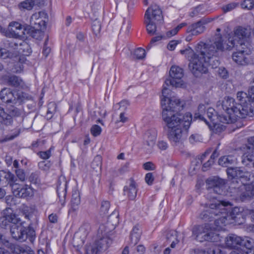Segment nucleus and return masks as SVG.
Segmentation results:
<instances>
[{"label":"nucleus","mask_w":254,"mask_h":254,"mask_svg":"<svg viewBox=\"0 0 254 254\" xmlns=\"http://www.w3.org/2000/svg\"><path fill=\"white\" fill-rule=\"evenodd\" d=\"M204 8L203 6L201 5H199L195 8H194L190 12V16L191 17H194L198 16L200 14H201L203 12Z\"/></svg>","instance_id":"13d9d810"},{"label":"nucleus","mask_w":254,"mask_h":254,"mask_svg":"<svg viewBox=\"0 0 254 254\" xmlns=\"http://www.w3.org/2000/svg\"><path fill=\"white\" fill-rule=\"evenodd\" d=\"M119 221L118 212L117 211H113L112 214L108 217V221L106 224L107 225L104 224H101L100 225L98 230V237H109L110 233L111 231L108 228V225L110 224H111L113 226V228H114V226L118 224Z\"/></svg>","instance_id":"ddd939ff"},{"label":"nucleus","mask_w":254,"mask_h":254,"mask_svg":"<svg viewBox=\"0 0 254 254\" xmlns=\"http://www.w3.org/2000/svg\"><path fill=\"white\" fill-rule=\"evenodd\" d=\"M150 10L149 12L152 20L156 21L157 23H161L163 21V15L161 9L156 4L151 5L149 7Z\"/></svg>","instance_id":"cd10ccee"},{"label":"nucleus","mask_w":254,"mask_h":254,"mask_svg":"<svg viewBox=\"0 0 254 254\" xmlns=\"http://www.w3.org/2000/svg\"><path fill=\"white\" fill-rule=\"evenodd\" d=\"M192 234L196 241L201 243L215 242L219 239V235L208 223L195 225L192 228Z\"/></svg>","instance_id":"39448f33"},{"label":"nucleus","mask_w":254,"mask_h":254,"mask_svg":"<svg viewBox=\"0 0 254 254\" xmlns=\"http://www.w3.org/2000/svg\"><path fill=\"white\" fill-rule=\"evenodd\" d=\"M205 106L204 104H200L199 105L198 107V116L197 117L199 118L200 119L203 120H204V117L202 116V114L205 112Z\"/></svg>","instance_id":"774afa93"},{"label":"nucleus","mask_w":254,"mask_h":254,"mask_svg":"<svg viewBox=\"0 0 254 254\" xmlns=\"http://www.w3.org/2000/svg\"><path fill=\"white\" fill-rule=\"evenodd\" d=\"M14 176L10 172L4 170H0V184L2 187L9 185L12 188L14 185Z\"/></svg>","instance_id":"6ab92c4d"},{"label":"nucleus","mask_w":254,"mask_h":254,"mask_svg":"<svg viewBox=\"0 0 254 254\" xmlns=\"http://www.w3.org/2000/svg\"><path fill=\"white\" fill-rule=\"evenodd\" d=\"M230 203L220 201L213 197L205 204V209L200 214V219L204 221H211L214 220V224L218 230L223 229V226L229 224L228 218H230L225 208Z\"/></svg>","instance_id":"f03ea898"},{"label":"nucleus","mask_w":254,"mask_h":254,"mask_svg":"<svg viewBox=\"0 0 254 254\" xmlns=\"http://www.w3.org/2000/svg\"><path fill=\"white\" fill-rule=\"evenodd\" d=\"M35 230L32 227H28L21 230L20 235L18 236V238H17V240H19L21 242H23L29 239V241L33 243L35 240Z\"/></svg>","instance_id":"5701e85b"},{"label":"nucleus","mask_w":254,"mask_h":254,"mask_svg":"<svg viewBox=\"0 0 254 254\" xmlns=\"http://www.w3.org/2000/svg\"><path fill=\"white\" fill-rule=\"evenodd\" d=\"M206 183L208 186L210 192L213 191L217 194H222L225 184V181L218 177L207 179Z\"/></svg>","instance_id":"f3484780"},{"label":"nucleus","mask_w":254,"mask_h":254,"mask_svg":"<svg viewBox=\"0 0 254 254\" xmlns=\"http://www.w3.org/2000/svg\"><path fill=\"white\" fill-rule=\"evenodd\" d=\"M145 57V51L144 49L139 48L134 50L132 58L135 59L141 60Z\"/></svg>","instance_id":"09e8293b"},{"label":"nucleus","mask_w":254,"mask_h":254,"mask_svg":"<svg viewBox=\"0 0 254 254\" xmlns=\"http://www.w3.org/2000/svg\"><path fill=\"white\" fill-rule=\"evenodd\" d=\"M35 211V209L32 206H27L25 204L22 205L19 208V212L25 218L27 219H30L32 216Z\"/></svg>","instance_id":"c9c22d12"},{"label":"nucleus","mask_w":254,"mask_h":254,"mask_svg":"<svg viewBox=\"0 0 254 254\" xmlns=\"http://www.w3.org/2000/svg\"><path fill=\"white\" fill-rule=\"evenodd\" d=\"M124 192L125 194L127 195L129 199L133 200L136 196L137 190L136 184L132 179H130L129 184L125 187Z\"/></svg>","instance_id":"b1692460"},{"label":"nucleus","mask_w":254,"mask_h":254,"mask_svg":"<svg viewBox=\"0 0 254 254\" xmlns=\"http://www.w3.org/2000/svg\"><path fill=\"white\" fill-rule=\"evenodd\" d=\"M166 239L169 242L176 240L178 239L177 232L175 230H170L168 231L166 235Z\"/></svg>","instance_id":"052dcab7"},{"label":"nucleus","mask_w":254,"mask_h":254,"mask_svg":"<svg viewBox=\"0 0 254 254\" xmlns=\"http://www.w3.org/2000/svg\"><path fill=\"white\" fill-rule=\"evenodd\" d=\"M242 238L235 234H230L225 238V245L230 249H236L241 246Z\"/></svg>","instance_id":"412c9836"},{"label":"nucleus","mask_w":254,"mask_h":254,"mask_svg":"<svg viewBox=\"0 0 254 254\" xmlns=\"http://www.w3.org/2000/svg\"><path fill=\"white\" fill-rule=\"evenodd\" d=\"M80 204V195L79 191L73 190L70 201L71 207L68 210V213H76L79 209Z\"/></svg>","instance_id":"aec40b11"},{"label":"nucleus","mask_w":254,"mask_h":254,"mask_svg":"<svg viewBox=\"0 0 254 254\" xmlns=\"http://www.w3.org/2000/svg\"><path fill=\"white\" fill-rule=\"evenodd\" d=\"M6 114L2 108L0 107V120L1 119L5 122V124L10 125L12 123V118L16 116L15 115H12L8 112Z\"/></svg>","instance_id":"79ce46f5"},{"label":"nucleus","mask_w":254,"mask_h":254,"mask_svg":"<svg viewBox=\"0 0 254 254\" xmlns=\"http://www.w3.org/2000/svg\"><path fill=\"white\" fill-rule=\"evenodd\" d=\"M57 105L54 102H50L48 104V110L46 117L47 119H51L56 112Z\"/></svg>","instance_id":"37998d69"},{"label":"nucleus","mask_w":254,"mask_h":254,"mask_svg":"<svg viewBox=\"0 0 254 254\" xmlns=\"http://www.w3.org/2000/svg\"><path fill=\"white\" fill-rule=\"evenodd\" d=\"M170 79L165 80L166 86L171 85L176 87H181L183 85L181 78L184 75L183 70L178 66L173 65L169 72Z\"/></svg>","instance_id":"f8f14e48"},{"label":"nucleus","mask_w":254,"mask_h":254,"mask_svg":"<svg viewBox=\"0 0 254 254\" xmlns=\"http://www.w3.org/2000/svg\"><path fill=\"white\" fill-rule=\"evenodd\" d=\"M47 20L48 15L45 11H41L34 13L31 17L30 25L29 26L33 28L44 29Z\"/></svg>","instance_id":"4468645a"},{"label":"nucleus","mask_w":254,"mask_h":254,"mask_svg":"<svg viewBox=\"0 0 254 254\" xmlns=\"http://www.w3.org/2000/svg\"><path fill=\"white\" fill-rule=\"evenodd\" d=\"M30 181L33 184H37L40 182L39 175L38 172L32 173L29 176Z\"/></svg>","instance_id":"e2e57ef3"},{"label":"nucleus","mask_w":254,"mask_h":254,"mask_svg":"<svg viewBox=\"0 0 254 254\" xmlns=\"http://www.w3.org/2000/svg\"><path fill=\"white\" fill-rule=\"evenodd\" d=\"M0 226L2 228H10V231L13 238H15V229L16 228V213L12 207H7L0 217Z\"/></svg>","instance_id":"0eeeda50"},{"label":"nucleus","mask_w":254,"mask_h":254,"mask_svg":"<svg viewBox=\"0 0 254 254\" xmlns=\"http://www.w3.org/2000/svg\"><path fill=\"white\" fill-rule=\"evenodd\" d=\"M254 180V175L250 172L244 171L241 170L240 175L238 179V182H241L242 185L240 187L241 190H243L242 193L245 191V189H242L243 186H248L246 185L248 182H253Z\"/></svg>","instance_id":"bb28decb"},{"label":"nucleus","mask_w":254,"mask_h":254,"mask_svg":"<svg viewBox=\"0 0 254 254\" xmlns=\"http://www.w3.org/2000/svg\"><path fill=\"white\" fill-rule=\"evenodd\" d=\"M249 146H246V151L242 156V162L245 165H248L250 163H253L254 167V136H252L248 139Z\"/></svg>","instance_id":"dca6fc26"},{"label":"nucleus","mask_w":254,"mask_h":254,"mask_svg":"<svg viewBox=\"0 0 254 254\" xmlns=\"http://www.w3.org/2000/svg\"><path fill=\"white\" fill-rule=\"evenodd\" d=\"M234 47L236 52L232 54L233 61L238 65H248L250 62L248 56L251 53L250 47L244 42L236 44L235 40L231 37L226 44L222 38L218 37L213 42H199L196 46L195 53L190 47L181 50L180 53L189 59L190 69L197 76L206 73L208 66L212 68L217 67L220 64L219 56L221 53L225 50L230 51Z\"/></svg>","instance_id":"f257e3e1"},{"label":"nucleus","mask_w":254,"mask_h":254,"mask_svg":"<svg viewBox=\"0 0 254 254\" xmlns=\"http://www.w3.org/2000/svg\"><path fill=\"white\" fill-rule=\"evenodd\" d=\"M34 195L33 190L28 185H18L17 187V196L21 198L31 197Z\"/></svg>","instance_id":"a878e982"},{"label":"nucleus","mask_w":254,"mask_h":254,"mask_svg":"<svg viewBox=\"0 0 254 254\" xmlns=\"http://www.w3.org/2000/svg\"><path fill=\"white\" fill-rule=\"evenodd\" d=\"M239 5V3L237 2H232L228 3L226 5H224L222 7V9L223 11L226 13L229 11H230L234 9H235L236 7H237Z\"/></svg>","instance_id":"4d7b16f0"},{"label":"nucleus","mask_w":254,"mask_h":254,"mask_svg":"<svg viewBox=\"0 0 254 254\" xmlns=\"http://www.w3.org/2000/svg\"><path fill=\"white\" fill-rule=\"evenodd\" d=\"M17 52L19 56L17 62V73L22 71L24 68L23 64L26 61L25 57L29 56L32 53L31 48L26 37H18L17 39Z\"/></svg>","instance_id":"423d86ee"},{"label":"nucleus","mask_w":254,"mask_h":254,"mask_svg":"<svg viewBox=\"0 0 254 254\" xmlns=\"http://www.w3.org/2000/svg\"><path fill=\"white\" fill-rule=\"evenodd\" d=\"M171 90L166 86H163L162 91V97L161 99H166L167 100L170 97Z\"/></svg>","instance_id":"69168bd1"},{"label":"nucleus","mask_w":254,"mask_h":254,"mask_svg":"<svg viewBox=\"0 0 254 254\" xmlns=\"http://www.w3.org/2000/svg\"><path fill=\"white\" fill-rule=\"evenodd\" d=\"M212 21L210 18H202L196 23L192 24L187 29V32H191L192 35H199L202 33L205 29V25Z\"/></svg>","instance_id":"a211bd4d"},{"label":"nucleus","mask_w":254,"mask_h":254,"mask_svg":"<svg viewBox=\"0 0 254 254\" xmlns=\"http://www.w3.org/2000/svg\"><path fill=\"white\" fill-rule=\"evenodd\" d=\"M101 157L99 155L96 156L91 163V166L94 169L100 168L101 166Z\"/></svg>","instance_id":"6e6d98bb"},{"label":"nucleus","mask_w":254,"mask_h":254,"mask_svg":"<svg viewBox=\"0 0 254 254\" xmlns=\"http://www.w3.org/2000/svg\"><path fill=\"white\" fill-rule=\"evenodd\" d=\"M90 230V226L88 224H86L83 225L79 229L78 232L75 234V237H80V243L79 245H82L87 236Z\"/></svg>","instance_id":"f704fd0d"},{"label":"nucleus","mask_w":254,"mask_h":254,"mask_svg":"<svg viewBox=\"0 0 254 254\" xmlns=\"http://www.w3.org/2000/svg\"><path fill=\"white\" fill-rule=\"evenodd\" d=\"M161 105L162 107V118L163 119V113L166 111L168 113H171L172 115L174 116H178L179 118H182L181 115L178 113L175 114V112H177L180 111L183 107L184 104L180 99L175 97H172L166 99H161Z\"/></svg>","instance_id":"6e6552de"},{"label":"nucleus","mask_w":254,"mask_h":254,"mask_svg":"<svg viewBox=\"0 0 254 254\" xmlns=\"http://www.w3.org/2000/svg\"><path fill=\"white\" fill-rule=\"evenodd\" d=\"M110 207V203L107 200H104L101 202L99 210V215L104 218L108 216V211Z\"/></svg>","instance_id":"a19ab883"},{"label":"nucleus","mask_w":254,"mask_h":254,"mask_svg":"<svg viewBox=\"0 0 254 254\" xmlns=\"http://www.w3.org/2000/svg\"><path fill=\"white\" fill-rule=\"evenodd\" d=\"M219 115L217 117V119L220 122L224 124H230L232 123L237 116L234 114Z\"/></svg>","instance_id":"58836bf2"},{"label":"nucleus","mask_w":254,"mask_h":254,"mask_svg":"<svg viewBox=\"0 0 254 254\" xmlns=\"http://www.w3.org/2000/svg\"><path fill=\"white\" fill-rule=\"evenodd\" d=\"M43 29L33 28L27 25H22L17 22V39L18 37H26L30 35L37 40H41L44 36Z\"/></svg>","instance_id":"1a4fd4ad"},{"label":"nucleus","mask_w":254,"mask_h":254,"mask_svg":"<svg viewBox=\"0 0 254 254\" xmlns=\"http://www.w3.org/2000/svg\"><path fill=\"white\" fill-rule=\"evenodd\" d=\"M52 149V148L51 147L49 149L46 151H40L38 152V155L43 159H49L51 156V150Z\"/></svg>","instance_id":"680f3d73"},{"label":"nucleus","mask_w":254,"mask_h":254,"mask_svg":"<svg viewBox=\"0 0 254 254\" xmlns=\"http://www.w3.org/2000/svg\"><path fill=\"white\" fill-rule=\"evenodd\" d=\"M207 117L212 122H214L216 119H217L218 116L216 114L215 110L212 108H208L206 113Z\"/></svg>","instance_id":"3c124183"},{"label":"nucleus","mask_w":254,"mask_h":254,"mask_svg":"<svg viewBox=\"0 0 254 254\" xmlns=\"http://www.w3.org/2000/svg\"><path fill=\"white\" fill-rule=\"evenodd\" d=\"M203 254H226L225 252L220 250L217 247H212L209 249L207 251L204 250Z\"/></svg>","instance_id":"603ef678"},{"label":"nucleus","mask_w":254,"mask_h":254,"mask_svg":"<svg viewBox=\"0 0 254 254\" xmlns=\"http://www.w3.org/2000/svg\"><path fill=\"white\" fill-rule=\"evenodd\" d=\"M237 160L236 157L234 155H226L219 158L218 163L222 167H228L229 165L236 164Z\"/></svg>","instance_id":"473e14b6"},{"label":"nucleus","mask_w":254,"mask_h":254,"mask_svg":"<svg viewBox=\"0 0 254 254\" xmlns=\"http://www.w3.org/2000/svg\"><path fill=\"white\" fill-rule=\"evenodd\" d=\"M67 186V184L65 181H59L57 187V192L59 198V201L62 206H64L65 202Z\"/></svg>","instance_id":"4be33fe9"},{"label":"nucleus","mask_w":254,"mask_h":254,"mask_svg":"<svg viewBox=\"0 0 254 254\" xmlns=\"http://www.w3.org/2000/svg\"><path fill=\"white\" fill-rule=\"evenodd\" d=\"M131 28L130 22L129 20H124L121 29V32L127 34Z\"/></svg>","instance_id":"5fc2aeb1"},{"label":"nucleus","mask_w":254,"mask_h":254,"mask_svg":"<svg viewBox=\"0 0 254 254\" xmlns=\"http://www.w3.org/2000/svg\"><path fill=\"white\" fill-rule=\"evenodd\" d=\"M17 254H35L34 252L31 248L27 246H17Z\"/></svg>","instance_id":"a18cd8bd"},{"label":"nucleus","mask_w":254,"mask_h":254,"mask_svg":"<svg viewBox=\"0 0 254 254\" xmlns=\"http://www.w3.org/2000/svg\"><path fill=\"white\" fill-rule=\"evenodd\" d=\"M98 238L99 239L96 240L95 243L100 248L101 252L106 250L112 242L109 237H100Z\"/></svg>","instance_id":"72a5a7b5"},{"label":"nucleus","mask_w":254,"mask_h":254,"mask_svg":"<svg viewBox=\"0 0 254 254\" xmlns=\"http://www.w3.org/2000/svg\"><path fill=\"white\" fill-rule=\"evenodd\" d=\"M15 57L14 53H11L5 49L0 48V58L3 59L7 58L12 59Z\"/></svg>","instance_id":"de8ad7c7"},{"label":"nucleus","mask_w":254,"mask_h":254,"mask_svg":"<svg viewBox=\"0 0 254 254\" xmlns=\"http://www.w3.org/2000/svg\"><path fill=\"white\" fill-rule=\"evenodd\" d=\"M85 254H99L101 252L95 243L85 245Z\"/></svg>","instance_id":"4c0bfd02"},{"label":"nucleus","mask_w":254,"mask_h":254,"mask_svg":"<svg viewBox=\"0 0 254 254\" xmlns=\"http://www.w3.org/2000/svg\"><path fill=\"white\" fill-rule=\"evenodd\" d=\"M163 121L168 127L167 137L169 140L177 144L182 141V128L187 130L189 128L192 121V116L190 113H187L182 118L164 111Z\"/></svg>","instance_id":"7ed1b4c3"},{"label":"nucleus","mask_w":254,"mask_h":254,"mask_svg":"<svg viewBox=\"0 0 254 254\" xmlns=\"http://www.w3.org/2000/svg\"><path fill=\"white\" fill-rule=\"evenodd\" d=\"M0 98L6 103L7 111L12 115H15L16 97L14 92L9 89H3L0 92Z\"/></svg>","instance_id":"9b49d317"},{"label":"nucleus","mask_w":254,"mask_h":254,"mask_svg":"<svg viewBox=\"0 0 254 254\" xmlns=\"http://www.w3.org/2000/svg\"><path fill=\"white\" fill-rule=\"evenodd\" d=\"M254 244V240L248 237H245L244 238H242V243H241V246H244L246 247L247 250L253 248V246Z\"/></svg>","instance_id":"49530a36"},{"label":"nucleus","mask_w":254,"mask_h":254,"mask_svg":"<svg viewBox=\"0 0 254 254\" xmlns=\"http://www.w3.org/2000/svg\"><path fill=\"white\" fill-rule=\"evenodd\" d=\"M242 5L243 8L251 9L254 7V0H245Z\"/></svg>","instance_id":"0e129e2a"},{"label":"nucleus","mask_w":254,"mask_h":254,"mask_svg":"<svg viewBox=\"0 0 254 254\" xmlns=\"http://www.w3.org/2000/svg\"><path fill=\"white\" fill-rule=\"evenodd\" d=\"M52 165V163L49 161H43L38 163L39 168L44 171L48 170Z\"/></svg>","instance_id":"bf43d9fd"},{"label":"nucleus","mask_w":254,"mask_h":254,"mask_svg":"<svg viewBox=\"0 0 254 254\" xmlns=\"http://www.w3.org/2000/svg\"><path fill=\"white\" fill-rule=\"evenodd\" d=\"M17 103L22 104L27 101L32 100L33 97L30 94V87L23 80L17 76Z\"/></svg>","instance_id":"9d476101"},{"label":"nucleus","mask_w":254,"mask_h":254,"mask_svg":"<svg viewBox=\"0 0 254 254\" xmlns=\"http://www.w3.org/2000/svg\"><path fill=\"white\" fill-rule=\"evenodd\" d=\"M16 22H11L6 29L0 26V32L8 38H16Z\"/></svg>","instance_id":"7c9ffc66"},{"label":"nucleus","mask_w":254,"mask_h":254,"mask_svg":"<svg viewBox=\"0 0 254 254\" xmlns=\"http://www.w3.org/2000/svg\"><path fill=\"white\" fill-rule=\"evenodd\" d=\"M234 34L235 37L238 39L235 41L236 44H239L240 43L244 42L246 44H248V46H250L247 42V39L251 34V30L250 27L242 26H237L234 30Z\"/></svg>","instance_id":"2eb2a0df"},{"label":"nucleus","mask_w":254,"mask_h":254,"mask_svg":"<svg viewBox=\"0 0 254 254\" xmlns=\"http://www.w3.org/2000/svg\"><path fill=\"white\" fill-rule=\"evenodd\" d=\"M141 234L142 230L139 225H136L133 228L130 235V246H134L138 243Z\"/></svg>","instance_id":"c85d7f7f"},{"label":"nucleus","mask_w":254,"mask_h":254,"mask_svg":"<svg viewBox=\"0 0 254 254\" xmlns=\"http://www.w3.org/2000/svg\"><path fill=\"white\" fill-rule=\"evenodd\" d=\"M241 169L238 168H229L227 170V173L229 178L234 179L238 183V179L240 175Z\"/></svg>","instance_id":"ea45409f"},{"label":"nucleus","mask_w":254,"mask_h":254,"mask_svg":"<svg viewBox=\"0 0 254 254\" xmlns=\"http://www.w3.org/2000/svg\"><path fill=\"white\" fill-rule=\"evenodd\" d=\"M150 9L148 8L145 13V18H146L145 20V23L146 24V29L148 34L150 35H153L155 34L156 31V26L154 20H152L151 17L149 14V12Z\"/></svg>","instance_id":"2f4dec72"},{"label":"nucleus","mask_w":254,"mask_h":254,"mask_svg":"<svg viewBox=\"0 0 254 254\" xmlns=\"http://www.w3.org/2000/svg\"><path fill=\"white\" fill-rule=\"evenodd\" d=\"M242 188L245 189V191L241 193L239 195V198L242 201L254 198V184L253 185L248 184V186H243Z\"/></svg>","instance_id":"393cba45"},{"label":"nucleus","mask_w":254,"mask_h":254,"mask_svg":"<svg viewBox=\"0 0 254 254\" xmlns=\"http://www.w3.org/2000/svg\"><path fill=\"white\" fill-rule=\"evenodd\" d=\"M157 137V132L155 130H149L147 131L144 135V139L148 146H152L154 144Z\"/></svg>","instance_id":"e433bc0d"},{"label":"nucleus","mask_w":254,"mask_h":254,"mask_svg":"<svg viewBox=\"0 0 254 254\" xmlns=\"http://www.w3.org/2000/svg\"><path fill=\"white\" fill-rule=\"evenodd\" d=\"M213 125L212 130L215 133H219L225 129V127L222 125L217 124L215 121L212 123Z\"/></svg>","instance_id":"864d4df0"},{"label":"nucleus","mask_w":254,"mask_h":254,"mask_svg":"<svg viewBox=\"0 0 254 254\" xmlns=\"http://www.w3.org/2000/svg\"><path fill=\"white\" fill-rule=\"evenodd\" d=\"M12 66V68L10 66L7 68V74L3 75L2 78L8 85L14 86L16 84V77L14 75H12L11 72L14 73L16 67L14 64Z\"/></svg>","instance_id":"c756f323"},{"label":"nucleus","mask_w":254,"mask_h":254,"mask_svg":"<svg viewBox=\"0 0 254 254\" xmlns=\"http://www.w3.org/2000/svg\"><path fill=\"white\" fill-rule=\"evenodd\" d=\"M219 109L223 110L227 114H234L240 118H245L248 116H252L254 112V108H248L246 105L240 103L237 104L234 98L227 97L221 102L218 101L217 104Z\"/></svg>","instance_id":"20e7f679"},{"label":"nucleus","mask_w":254,"mask_h":254,"mask_svg":"<svg viewBox=\"0 0 254 254\" xmlns=\"http://www.w3.org/2000/svg\"><path fill=\"white\" fill-rule=\"evenodd\" d=\"M35 5V1L33 0H25L19 4L20 9L31 10Z\"/></svg>","instance_id":"c03bdc74"},{"label":"nucleus","mask_w":254,"mask_h":254,"mask_svg":"<svg viewBox=\"0 0 254 254\" xmlns=\"http://www.w3.org/2000/svg\"><path fill=\"white\" fill-rule=\"evenodd\" d=\"M101 128L98 125H94L91 128V132L92 134L94 136L99 135L101 132Z\"/></svg>","instance_id":"338daca9"},{"label":"nucleus","mask_w":254,"mask_h":254,"mask_svg":"<svg viewBox=\"0 0 254 254\" xmlns=\"http://www.w3.org/2000/svg\"><path fill=\"white\" fill-rule=\"evenodd\" d=\"M101 29V24L98 19H95L92 23V29L93 33L97 35L100 32Z\"/></svg>","instance_id":"8fccbe9b"}]
</instances>
